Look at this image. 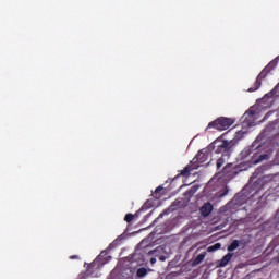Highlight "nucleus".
Instances as JSON below:
<instances>
[{"instance_id": "f3484780", "label": "nucleus", "mask_w": 279, "mask_h": 279, "mask_svg": "<svg viewBox=\"0 0 279 279\" xmlns=\"http://www.w3.org/2000/svg\"><path fill=\"white\" fill-rule=\"evenodd\" d=\"M150 263H151V265H155L156 258H151V259H150Z\"/></svg>"}, {"instance_id": "9d476101", "label": "nucleus", "mask_w": 279, "mask_h": 279, "mask_svg": "<svg viewBox=\"0 0 279 279\" xmlns=\"http://www.w3.org/2000/svg\"><path fill=\"white\" fill-rule=\"evenodd\" d=\"M217 250H221V243H216L207 248V252H217Z\"/></svg>"}, {"instance_id": "423d86ee", "label": "nucleus", "mask_w": 279, "mask_h": 279, "mask_svg": "<svg viewBox=\"0 0 279 279\" xmlns=\"http://www.w3.org/2000/svg\"><path fill=\"white\" fill-rule=\"evenodd\" d=\"M201 213L203 217H208L213 213V204L206 203L202 208Z\"/></svg>"}, {"instance_id": "9b49d317", "label": "nucleus", "mask_w": 279, "mask_h": 279, "mask_svg": "<svg viewBox=\"0 0 279 279\" xmlns=\"http://www.w3.org/2000/svg\"><path fill=\"white\" fill-rule=\"evenodd\" d=\"M146 274H147V268H140L137 270V278H145Z\"/></svg>"}, {"instance_id": "f8f14e48", "label": "nucleus", "mask_w": 279, "mask_h": 279, "mask_svg": "<svg viewBox=\"0 0 279 279\" xmlns=\"http://www.w3.org/2000/svg\"><path fill=\"white\" fill-rule=\"evenodd\" d=\"M236 247H239V243L238 242H233L231 243V245L228 247L229 252H234V250H236Z\"/></svg>"}, {"instance_id": "39448f33", "label": "nucleus", "mask_w": 279, "mask_h": 279, "mask_svg": "<svg viewBox=\"0 0 279 279\" xmlns=\"http://www.w3.org/2000/svg\"><path fill=\"white\" fill-rule=\"evenodd\" d=\"M206 158V153L204 150H201L191 162L192 165H196V162H198V165H203Z\"/></svg>"}, {"instance_id": "6ab92c4d", "label": "nucleus", "mask_w": 279, "mask_h": 279, "mask_svg": "<svg viewBox=\"0 0 279 279\" xmlns=\"http://www.w3.org/2000/svg\"><path fill=\"white\" fill-rule=\"evenodd\" d=\"M160 260H165V257H160Z\"/></svg>"}, {"instance_id": "6e6552de", "label": "nucleus", "mask_w": 279, "mask_h": 279, "mask_svg": "<svg viewBox=\"0 0 279 279\" xmlns=\"http://www.w3.org/2000/svg\"><path fill=\"white\" fill-rule=\"evenodd\" d=\"M197 167H199V165H195V166H192V165H189L185 167L184 170L181 171V175H189V173H191V171H193V169H197Z\"/></svg>"}, {"instance_id": "4468645a", "label": "nucleus", "mask_w": 279, "mask_h": 279, "mask_svg": "<svg viewBox=\"0 0 279 279\" xmlns=\"http://www.w3.org/2000/svg\"><path fill=\"white\" fill-rule=\"evenodd\" d=\"M124 220H125L128 223H130V221H133V220H134V215L128 214V215L125 216Z\"/></svg>"}, {"instance_id": "1a4fd4ad", "label": "nucleus", "mask_w": 279, "mask_h": 279, "mask_svg": "<svg viewBox=\"0 0 279 279\" xmlns=\"http://www.w3.org/2000/svg\"><path fill=\"white\" fill-rule=\"evenodd\" d=\"M205 258H206V253L199 254V255L194 259L193 266L195 267V266L199 265L201 263L204 262Z\"/></svg>"}, {"instance_id": "2eb2a0df", "label": "nucleus", "mask_w": 279, "mask_h": 279, "mask_svg": "<svg viewBox=\"0 0 279 279\" xmlns=\"http://www.w3.org/2000/svg\"><path fill=\"white\" fill-rule=\"evenodd\" d=\"M230 143L228 142V141H225V142H222V144L220 145V147L222 148V149H230Z\"/></svg>"}, {"instance_id": "f257e3e1", "label": "nucleus", "mask_w": 279, "mask_h": 279, "mask_svg": "<svg viewBox=\"0 0 279 279\" xmlns=\"http://www.w3.org/2000/svg\"><path fill=\"white\" fill-rule=\"evenodd\" d=\"M235 121L236 120L234 118L221 117L210 122L207 125L206 130H210L214 128L215 130H219L220 132H222L223 130H228L229 128H231V125H234Z\"/></svg>"}, {"instance_id": "a211bd4d", "label": "nucleus", "mask_w": 279, "mask_h": 279, "mask_svg": "<svg viewBox=\"0 0 279 279\" xmlns=\"http://www.w3.org/2000/svg\"><path fill=\"white\" fill-rule=\"evenodd\" d=\"M262 158H263V160H265V158H267V155L262 156Z\"/></svg>"}, {"instance_id": "dca6fc26", "label": "nucleus", "mask_w": 279, "mask_h": 279, "mask_svg": "<svg viewBox=\"0 0 279 279\" xmlns=\"http://www.w3.org/2000/svg\"><path fill=\"white\" fill-rule=\"evenodd\" d=\"M160 191H162V186L157 187L155 193H160Z\"/></svg>"}, {"instance_id": "f03ea898", "label": "nucleus", "mask_w": 279, "mask_h": 279, "mask_svg": "<svg viewBox=\"0 0 279 279\" xmlns=\"http://www.w3.org/2000/svg\"><path fill=\"white\" fill-rule=\"evenodd\" d=\"M256 119H258V114L254 112V110L250 109L248 112L244 114V121L242 122V134H247V128H254L256 125Z\"/></svg>"}, {"instance_id": "20e7f679", "label": "nucleus", "mask_w": 279, "mask_h": 279, "mask_svg": "<svg viewBox=\"0 0 279 279\" xmlns=\"http://www.w3.org/2000/svg\"><path fill=\"white\" fill-rule=\"evenodd\" d=\"M111 257L108 256V251H102L99 256L95 259V264L100 263L101 265H106Z\"/></svg>"}, {"instance_id": "ddd939ff", "label": "nucleus", "mask_w": 279, "mask_h": 279, "mask_svg": "<svg viewBox=\"0 0 279 279\" xmlns=\"http://www.w3.org/2000/svg\"><path fill=\"white\" fill-rule=\"evenodd\" d=\"M225 162H226V159L219 158L218 161H217L218 169H221V167H223Z\"/></svg>"}, {"instance_id": "0eeeda50", "label": "nucleus", "mask_w": 279, "mask_h": 279, "mask_svg": "<svg viewBox=\"0 0 279 279\" xmlns=\"http://www.w3.org/2000/svg\"><path fill=\"white\" fill-rule=\"evenodd\" d=\"M230 260H232V253H228L227 255H225L217 265V267H226V265H228Z\"/></svg>"}, {"instance_id": "7ed1b4c3", "label": "nucleus", "mask_w": 279, "mask_h": 279, "mask_svg": "<svg viewBox=\"0 0 279 279\" xmlns=\"http://www.w3.org/2000/svg\"><path fill=\"white\" fill-rule=\"evenodd\" d=\"M274 68V63H269L262 72L260 74L257 76L256 83H255V88H250L248 92L250 93H254V90H258V88H260V84H262V80H264V77H267V73L269 71H271V69Z\"/></svg>"}]
</instances>
